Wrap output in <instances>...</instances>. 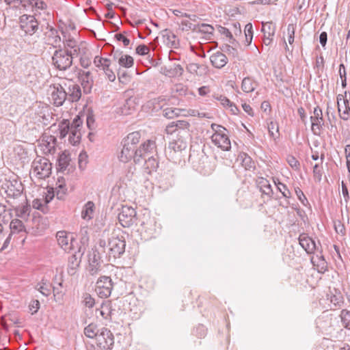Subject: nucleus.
<instances>
[{
	"label": "nucleus",
	"mask_w": 350,
	"mask_h": 350,
	"mask_svg": "<svg viewBox=\"0 0 350 350\" xmlns=\"http://www.w3.org/2000/svg\"><path fill=\"white\" fill-rule=\"evenodd\" d=\"M33 173L39 179H45L51 174L52 164L49 159L45 157H36L32 163Z\"/></svg>",
	"instance_id": "7ed1b4c3"
},
{
	"label": "nucleus",
	"mask_w": 350,
	"mask_h": 350,
	"mask_svg": "<svg viewBox=\"0 0 350 350\" xmlns=\"http://www.w3.org/2000/svg\"><path fill=\"white\" fill-rule=\"evenodd\" d=\"M97 345L103 350H111L114 344V337L112 332L106 327L100 329L96 338Z\"/></svg>",
	"instance_id": "1a4fd4ad"
},
{
	"label": "nucleus",
	"mask_w": 350,
	"mask_h": 350,
	"mask_svg": "<svg viewBox=\"0 0 350 350\" xmlns=\"http://www.w3.org/2000/svg\"><path fill=\"white\" fill-rule=\"evenodd\" d=\"M141 138V135L139 132H132L129 133L126 137L124 138L122 142L127 144V146L136 147V145L139 143Z\"/></svg>",
	"instance_id": "4c0bfd02"
},
{
	"label": "nucleus",
	"mask_w": 350,
	"mask_h": 350,
	"mask_svg": "<svg viewBox=\"0 0 350 350\" xmlns=\"http://www.w3.org/2000/svg\"><path fill=\"white\" fill-rule=\"evenodd\" d=\"M175 126H176L178 133H180L181 132L188 134L189 127L190 126L189 123L186 120H176L172 122Z\"/></svg>",
	"instance_id": "de8ad7c7"
},
{
	"label": "nucleus",
	"mask_w": 350,
	"mask_h": 350,
	"mask_svg": "<svg viewBox=\"0 0 350 350\" xmlns=\"http://www.w3.org/2000/svg\"><path fill=\"white\" fill-rule=\"evenodd\" d=\"M206 328L202 324L198 325L193 329V334L198 338H203L206 335Z\"/></svg>",
	"instance_id": "69168bd1"
},
{
	"label": "nucleus",
	"mask_w": 350,
	"mask_h": 350,
	"mask_svg": "<svg viewBox=\"0 0 350 350\" xmlns=\"http://www.w3.org/2000/svg\"><path fill=\"white\" fill-rule=\"evenodd\" d=\"M75 55L72 52L62 49V47L57 49L52 56V64L54 67L61 71H66L72 65L73 58Z\"/></svg>",
	"instance_id": "f03ea898"
},
{
	"label": "nucleus",
	"mask_w": 350,
	"mask_h": 350,
	"mask_svg": "<svg viewBox=\"0 0 350 350\" xmlns=\"http://www.w3.org/2000/svg\"><path fill=\"white\" fill-rule=\"evenodd\" d=\"M81 255L82 254H80V250H79L78 252H75V254L69 257L67 268L68 275H74L77 273L81 262Z\"/></svg>",
	"instance_id": "4be33fe9"
},
{
	"label": "nucleus",
	"mask_w": 350,
	"mask_h": 350,
	"mask_svg": "<svg viewBox=\"0 0 350 350\" xmlns=\"http://www.w3.org/2000/svg\"><path fill=\"white\" fill-rule=\"evenodd\" d=\"M93 63L98 69L104 72L109 81L113 82L116 80V75L112 69L110 68L111 62L109 59L96 55L94 59Z\"/></svg>",
	"instance_id": "9d476101"
},
{
	"label": "nucleus",
	"mask_w": 350,
	"mask_h": 350,
	"mask_svg": "<svg viewBox=\"0 0 350 350\" xmlns=\"http://www.w3.org/2000/svg\"><path fill=\"white\" fill-rule=\"evenodd\" d=\"M143 162H144L145 168L148 170L149 174L152 171H156L159 167L157 155H150V157H146Z\"/></svg>",
	"instance_id": "f704fd0d"
},
{
	"label": "nucleus",
	"mask_w": 350,
	"mask_h": 350,
	"mask_svg": "<svg viewBox=\"0 0 350 350\" xmlns=\"http://www.w3.org/2000/svg\"><path fill=\"white\" fill-rule=\"evenodd\" d=\"M29 3L38 10H45L47 8L46 3L42 0H29Z\"/></svg>",
	"instance_id": "774afa93"
},
{
	"label": "nucleus",
	"mask_w": 350,
	"mask_h": 350,
	"mask_svg": "<svg viewBox=\"0 0 350 350\" xmlns=\"http://www.w3.org/2000/svg\"><path fill=\"white\" fill-rule=\"evenodd\" d=\"M67 96L64 83L53 85V91L51 94L53 105L57 107L62 106L67 100Z\"/></svg>",
	"instance_id": "f8f14e48"
},
{
	"label": "nucleus",
	"mask_w": 350,
	"mask_h": 350,
	"mask_svg": "<svg viewBox=\"0 0 350 350\" xmlns=\"http://www.w3.org/2000/svg\"><path fill=\"white\" fill-rule=\"evenodd\" d=\"M198 170L204 175H209L215 170V165L211 163L208 157L204 154L200 159Z\"/></svg>",
	"instance_id": "412c9836"
},
{
	"label": "nucleus",
	"mask_w": 350,
	"mask_h": 350,
	"mask_svg": "<svg viewBox=\"0 0 350 350\" xmlns=\"http://www.w3.org/2000/svg\"><path fill=\"white\" fill-rule=\"evenodd\" d=\"M174 173L172 170H168L167 172H163L161 176V182L164 183L167 185L172 186L174 181Z\"/></svg>",
	"instance_id": "49530a36"
},
{
	"label": "nucleus",
	"mask_w": 350,
	"mask_h": 350,
	"mask_svg": "<svg viewBox=\"0 0 350 350\" xmlns=\"http://www.w3.org/2000/svg\"><path fill=\"white\" fill-rule=\"evenodd\" d=\"M79 167L81 170H84L88 163V154L85 152H82L79 155Z\"/></svg>",
	"instance_id": "338daca9"
},
{
	"label": "nucleus",
	"mask_w": 350,
	"mask_h": 350,
	"mask_svg": "<svg viewBox=\"0 0 350 350\" xmlns=\"http://www.w3.org/2000/svg\"><path fill=\"white\" fill-rule=\"evenodd\" d=\"M196 31L205 34L206 36V38L210 39L211 37L213 35L214 28L211 25L206 24V23H202V24H198L196 25Z\"/></svg>",
	"instance_id": "ea45409f"
},
{
	"label": "nucleus",
	"mask_w": 350,
	"mask_h": 350,
	"mask_svg": "<svg viewBox=\"0 0 350 350\" xmlns=\"http://www.w3.org/2000/svg\"><path fill=\"white\" fill-rule=\"evenodd\" d=\"M257 185L263 194L268 196H271L273 195L271 185L267 179L263 177H259L257 180Z\"/></svg>",
	"instance_id": "473e14b6"
},
{
	"label": "nucleus",
	"mask_w": 350,
	"mask_h": 350,
	"mask_svg": "<svg viewBox=\"0 0 350 350\" xmlns=\"http://www.w3.org/2000/svg\"><path fill=\"white\" fill-rule=\"evenodd\" d=\"M212 142L224 151L230 150L231 144L227 132L213 133L211 136Z\"/></svg>",
	"instance_id": "2eb2a0df"
},
{
	"label": "nucleus",
	"mask_w": 350,
	"mask_h": 350,
	"mask_svg": "<svg viewBox=\"0 0 350 350\" xmlns=\"http://www.w3.org/2000/svg\"><path fill=\"white\" fill-rule=\"evenodd\" d=\"M113 288V283L110 277L102 276L97 280L95 291L101 298L110 296Z\"/></svg>",
	"instance_id": "9b49d317"
},
{
	"label": "nucleus",
	"mask_w": 350,
	"mask_h": 350,
	"mask_svg": "<svg viewBox=\"0 0 350 350\" xmlns=\"http://www.w3.org/2000/svg\"><path fill=\"white\" fill-rule=\"evenodd\" d=\"M343 105L344 110L342 111V113L341 112L339 113L342 119L347 120L350 116V99L346 98L345 100H344Z\"/></svg>",
	"instance_id": "864d4df0"
},
{
	"label": "nucleus",
	"mask_w": 350,
	"mask_h": 350,
	"mask_svg": "<svg viewBox=\"0 0 350 350\" xmlns=\"http://www.w3.org/2000/svg\"><path fill=\"white\" fill-rule=\"evenodd\" d=\"M58 245L65 251L69 252L73 248V243L76 241L72 234L66 231H59L56 234Z\"/></svg>",
	"instance_id": "ddd939ff"
},
{
	"label": "nucleus",
	"mask_w": 350,
	"mask_h": 350,
	"mask_svg": "<svg viewBox=\"0 0 350 350\" xmlns=\"http://www.w3.org/2000/svg\"><path fill=\"white\" fill-rule=\"evenodd\" d=\"M104 257L105 253H103L99 248L98 244L95 249L92 250V252L89 254L88 261L89 263L100 264V262L103 261L102 258Z\"/></svg>",
	"instance_id": "72a5a7b5"
},
{
	"label": "nucleus",
	"mask_w": 350,
	"mask_h": 350,
	"mask_svg": "<svg viewBox=\"0 0 350 350\" xmlns=\"http://www.w3.org/2000/svg\"><path fill=\"white\" fill-rule=\"evenodd\" d=\"M82 298V303L85 307L92 308L94 306L95 300L89 293H84Z\"/></svg>",
	"instance_id": "052dcab7"
},
{
	"label": "nucleus",
	"mask_w": 350,
	"mask_h": 350,
	"mask_svg": "<svg viewBox=\"0 0 350 350\" xmlns=\"http://www.w3.org/2000/svg\"><path fill=\"white\" fill-rule=\"evenodd\" d=\"M312 113L313 114L310 118L311 131L314 135L319 136L321 134L325 122L322 109L320 107L317 106L314 108Z\"/></svg>",
	"instance_id": "6e6552de"
},
{
	"label": "nucleus",
	"mask_w": 350,
	"mask_h": 350,
	"mask_svg": "<svg viewBox=\"0 0 350 350\" xmlns=\"http://www.w3.org/2000/svg\"><path fill=\"white\" fill-rule=\"evenodd\" d=\"M339 75L341 79V85L342 88H345L347 87V72L345 70V67L343 64H340L339 66Z\"/></svg>",
	"instance_id": "e2e57ef3"
},
{
	"label": "nucleus",
	"mask_w": 350,
	"mask_h": 350,
	"mask_svg": "<svg viewBox=\"0 0 350 350\" xmlns=\"http://www.w3.org/2000/svg\"><path fill=\"white\" fill-rule=\"evenodd\" d=\"M118 64L121 67L129 68L134 64L133 58L129 55H124L120 57Z\"/></svg>",
	"instance_id": "c03bdc74"
},
{
	"label": "nucleus",
	"mask_w": 350,
	"mask_h": 350,
	"mask_svg": "<svg viewBox=\"0 0 350 350\" xmlns=\"http://www.w3.org/2000/svg\"><path fill=\"white\" fill-rule=\"evenodd\" d=\"M122 149L121 150L120 154L118 156L119 160L123 163H127L131 161L132 159L135 162V152L136 147H133L131 146H127V144L122 142Z\"/></svg>",
	"instance_id": "aec40b11"
},
{
	"label": "nucleus",
	"mask_w": 350,
	"mask_h": 350,
	"mask_svg": "<svg viewBox=\"0 0 350 350\" xmlns=\"http://www.w3.org/2000/svg\"><path fill=\"white\" fill-rule=\"evenodd\" d=\"M98 246L105 253V259L109 262L120 258L124 253L126 242L123 237L112 236L107 241L100 239Z\"/></svg>",
	"instance_id": "f257e3e1"
},
{
	"label": "nucleus",
	"mask_w": 350,
	"mask_h": 350,
	"mask_svg": "<svg viewBox=\"0 0 350 350\" xmlns=\"http://www.w3.org/2000/svg\"><path fill=\"white\" fill-rule=\"evenodd\" d=\"M94 210V204L92 201H88L83 206L81 211V217L83 219L90 220L93 217Z\"/></svg>",
	"instance_id": "e433bc0d"
},
{
	"label": "nucleus",
	"mask_w": 350,
	"mask_h": 350,
	"mask_svg": "<svg viewBox=\"0 0 350 350\" xmlns=\"http://www.w3.org/2000/svg\"><path fill=\"white\" fill-rule=\"evenodd\" d=\"M341 189H342V194L343 196L344 200L345 202V209L348 212L349 211L348 203L350 201V196L349 193L347 186L343 180L341 183Z\"/></svg>",
	"instance_id": "5fc2aeb1"
},
{
	"label": "nucleus",
	"mask_w": 350,
	"mask_h": 350,
	"mask_svg": "<svg viewBox=\"0 0 350 350\" xmlns=\"http://www.w3.org/2000/svg\"><path fill=\"white\" fill-rule=\"evenodd\" d=\"M23 192V185L21 183L16 182L15 184L10 183L8 186L5 193H7L8 198L13 199L20 197Z\"/></svg>",
	"instance_id": "c756f323"
},
{
	"label": "nucleus",
	"mask_w": 350,
	"mask_h": 350,
	"mask_svg": "<svg viewBox=\"0 0 350 350\" xmlns=\"http://www.w3.org/2000/svg\"><path fill=\"white\" fill-rule=\"evenodd\" d=\"M210 61L213 67L221 68L227 64L228 59L225 54L217 51L210 56Z\"/></svg>",
	"instance_id": "393cba45"
},
{
	"label": "nucleus",
	"mask_w": 350,
	"mask_h": 350,
	"mask_svg": "<svg viewBox=\"0 0 350 350\" xmlns=\"http://www.w3.org/2000/svg\"><path fill=\"white\" fill-rule=\"evenodd\" d=\"M115 310L112 308V302L111 301H103L100 308L96 310V315L98 317V313L105 319H111V316L114 314Z\"/></svg>",
	"instance_id": "5701e85b"
},
{
	"label": "nucleus",
	"mask_w": 350,
	"mask_h": 350,
	"mask_svg": "<svg viewBox=\"0 0 350 350\" xmlns=\"http://www.w3.org/2000/svg\"><path fill=\"white\" fill-rule=\"evenodd\" d=\"M86 117V124L89 129L92 130L94 128V118L93 111L91 109H88L85 115Z\"/></svg>",
	"instance_id": "0e129e2a"
},
{
	"label": "nucleus",
	"mask_w": 350,
	"mask_h": 350,
	"mask_svg": "<svg viewBox=\"0 0 350 350\" xmlns=\"http://www.w3.org/2000/svg\"><path fill=\"white\" fill-rule=\"evenodd\" d=\"M162 73L169 77H176L182 76L184 72L183 68L180 64H174L173 66L163 67Z\"/></svg>",
	"instance_id": "cd10ccee"
},
{
	"label": "nucleus",
	"mask_w": 350,
	"mask_h": 350,
	"mask_svg": "<svg viewBox=\"0 0 350 350\" xmlns=\"http://www.w3.org/2000/svg\"><path fill=\"white\" fill-rule=\"evenodd\" d=\"M163 37L165 39L166 44L174 49H178L180 46V41L178 37L170 30L165 29L163 31Z\"/></svg>",
	"instance_id": "bb28decb"
},
{
	"label": "nucleus",
	"mask_w": 350,
	"mask_h": 350,
	"mask_svg": "<svg viewBox=\"0 0 350 350\" xmlns=\"http://www.w3.org/2000/svg\"><path fill=\"white\" fill-rule=\"evenodd\" d=\"M83 51L84 49H81V53L79 55L80 65L84 68H88L91 64V59Z\"/></svg>",
	"instance_id": "4d7b16f0"
},
{
	"label": "nucleus",
	"mask_w": 350,
	"mask_h": 350,
	"mask_svg": "<svg viewBox=\"0 0 350 350\" xmlns=\"http://www.w3.org/2000/svg\"><path fill=\"white\" fill-rule=\"evenodd\" d=\"M245 43L247 45H250L252 43L253 38V27L252 23H247L245 26Z\"/></svg>",
	"instance_id": "603ef678"
},
{
	"label": "nucleus",
	"mask_w": 350,
	"mask_h": 350,
	"mask_svg": "<svg viewBox=\"0 0 350 350\" xmlns=\"http://www.w3.org/2000/svg\"><path fill=\"white\" fill-rule=\"evenodd\" d=\"M36 288L45 297H48L51 294V285L44 282V280H42L41 283H38Z\"/></svg>",
	"instance_id": "8fccbe9b"
},
{
	"label": "nucleus",
	"mask_w": 350,
	"mask_h": 350,
	"mask_svg": "<svg viewBox=\"0 0 350 350\" xmlns=\"http://www.w3.org/2000/svg\"><path fill=\"white\" fill-rule=\"evenodd\" d=\"M256 83L250 77H245L241 83V88L246 93L254 91L256 88Z\"/></svg>",
	"instance_id": "79ce46f5"
},
{
	"label": "nucleus",
	"mask_w": 350,
	"mask_h": 350,
	"mask_svg": "<svg viewBox=\"0 0 350 350\" xmlns=\"http://www.w3.org/2000/svg\"><path fill=\"white\" fill-rule=\"evenodd\" d=\"M64 85L66 88V92L68 95L67 100L70 103L78 101L81 96V90L79 85L74 83L72 81H68V83L64 81Z\"/></svg>",
	"instance_id": "dca6fc26"
},
{
	"label": "nucleus",
	"mask_w": 350,
	"mask_h": 350,
	"mask_svg": "<svg viewBox=\"0 0 350 350\" xmlns=\"http://www.w3.org/2000/svg\"><path fill=\"white\" fill-rule=\"evenodd\" d=\"M62 33L63 35L62 49L67 50L68 52L71 51L72 54L75 56L80 55L81 49L78 45L77 41L70 35H67L64 31Z\"/></svg>",
	"instance_id": "4468645a"
},
{
	"label": "nucleus",
	"mask_w": 350,
	"mask_h": 350,
	"mask_svg": "<svg viewBox=\"0 0 350 350\" xmlns=\"http://www.w3.org/2000/svg\"><path fill=\"white\" fill-rule=\"evenodd\" d=\"M322 249L321 248L315 256L311 258V262L316 267L317 271L320 273H324L327 271V262L324 256L321 254Z\"/></svg>",
	"instance_id": "6ab92c4d"
},
{
	"label": "nucleus",
	"mask_w": 350,
	"mask_h": 350,
	"mask_svg": "<svg viewBox=\"0 0 350 350\" xmlns=\"http://www.w3.org/2000/svg\"><path fill=\"white\" fill-rule=\"evenodd\" d=\"M100 329H98L97 325L95 323H90L84 328V334L90 338H97Z\"/></svg>",
	"instance_id": "a19ab883"
},
{
	"label": "nucleus",
	"mask_w": 350,
	"mask_h": 350,
	"mask_svg": "<svg viewBox=\"0 0 350 350\" xmlns=\"http://www.w3.org/2000/svg\"><path fill=\"white\" fill-rule=\"evenodd\" d=\"M85 116L84 114L79 113V115L76 116L75 118L73 119L72 123L70 124L71 130H77L81 131V128L82 126V124L83 122V117Z\"/></svg>",
	"instance_id": "3c124183"
},
{
	"label": "nucleus",
	"mask_w": 350,
	"mask_h": 350,
	"mask_svg": "<svg viewBox=\"0 0 350 350\" xmlns=\"http://www.w3.org/2000/svg\"><path fill=\"white\" fill-rule=\"evenodd\" d=\"M295 192L297 196V198L304 206H307L308 205H309V202L307 198L305 196L304 192L299 187H295Z\"/></svg>",
	"instance_id": "680f3d73"
},
{
	"label": "nucleus",
	"mask_w": 350,
	"mask_h": 350,
	"mask_svg": "<svg viewBox=\"0 0 350 350\" xmlns=\"http://www.w3.org/2000/svg\"><path fill=\"white\" fill-rule=\"evenodd\" d=\"M268 130L269 135L274 139L278 138L279 137V126L277 123L271 122L268 124Z\"/></svg>",
	"instance_id": "6e6d98bb"
},
{
	"label": "nucleus",
	"mask_w": 350,
	"mask_h": 350,
	"mask_svg": "<svg viewBox=\"0 0 350 350\" xmlns=\"http://www.w3.org/2000/svg\"><path fill=\"white\" fill-rule=\"evenodd\" d=\"M142 226L143 230L148 233L150 237H154L160 229L157 226V222L154 218L149 219L146 223L143 222Z\"/></svg>",
	"instance_id": "c85d7f7f"
},
{
	"label": "nucleus",
	"mask_w": 350,
	"mask_h": 350,
	"mask_svg": "<svg viewBox=\"0 0 350 350\" xmlns=\"http://www.w3.org/2000/svg\"><path fill=\"white\" fill-rule=\"evenodd\" d=\"M150 155H157L156 142L152 139H147L136 149L135 163H143L146 157Z\"/></svg>",
	"instance_id": "20e7f679"
},
{
	"label": "nucleus",
	"mask_w": 350,
	"mask_h": 350,
	"mask_svg": "<svg viewBox=\"0 0 350 350\" xmlns=\"http://www.w3.org/2000/svg\"><path fill=\"white\" fill-rule=\"evenodd\" d=\"M186 70L193 75L202 77L208 72V67L204 64L189 63L186 66Z\"/></svg>",
	"instance_id": "a878e982"
},
{
	"label": "nucleus",
	"mask_w": 350,
	"mask_h": 350,
	"mask_svg": "<svg viewBox=\"0 0 350 350\" xmlns=\"http://www.w3.org/2000/svg\"><path fill=\"white\" fill-rule=\"evenodd\" d=\"M329 299L332 306L334 307L332 308V310H336L340 308L345 301L342 293L336 289H334V293H331Z\"/></svg>",
	"instance_id": "7c9ffc66"
},
{
	"label": "nucleus",
	"mask_w": 350,
	"mask_h": 350,
	"mask_svg": "<svg viewBox=\"0 0 350 350\" xmlns=\"http://www.w3.org/2000/svg\"><path fill=\"white\" fill-rule=\"evenodd\" d=\"M59 137L64 138L71 131L70 123L68 120H63L59 124Z\"/></svg>",
	"instance_id": "37998d69"
},
{
	"label": "nucleus",
	"mask_w": 350,
	"mask_h": 350,
	"mask_svg": "<svg viewBox=\"0 0 350 350\" xmlns=\"http://www.w3.org/2000/svg\"><path fill=\"white\" fill-rule=\"evenodd\" d=\"M242 157V164L246 170H251L255 167L254 163L250 156L244 153Z\"/></svg>",
	"instance_id": "bf43d9fd"
},
{
	"label": "nucleus",
	"mask_w": 350,
	"mask_h": 350,
	"mask_svg": "<svg viewBox=\"0 0 350 350\" xmlns=\"http://www.w3.org/2000/svg\"><path fill=\"white\" fill-rule=\"evenodd\" d=\"M81 138V133L80 131L71 130L69 133L68 141L72 145L75 146L79 144Z\"/></svg>",
	"instance_id": "09e8293b"
},
{
	"label": "nucleus",
	"mask_w": 350,
	"mask_h": 350,
	"mask_svg": "<svg viewBox=\"0 0 350 350\" xmlns=\"http://www.w3.org/2000/svg\"><path fill=\"white\" fill-rule=\"evenodd\" d=\"M58 172L62 173H67L72 172L73 167L70 165V158L69 154L66 152H62L57 159V167Z\"/></svg>",
	"instance_id": "a211bd4d"
},
{
	"label": "nucleus",
	"mask_w": 350,
	"mask_h": 350,
	"mask_svg": "<svg viewBox=\"0 0 350 350\" xmlns=\"http://www.w3.org/2000/svg\"><path fill=\"white\" fill-rule=\"evenodd\" d=\"M276 26L272 21L262 22V32L264 36L274 37L275 33Z\"/></svg>",
	"instance_id": "c9c22d12"
},
{
	"label": "nucleus",
	"mask_w": 350,
	"mask_h": 350,
	"mask_svg": "<svg viewBox=\"0 0 350 350\" xmlns=\"http://www.w3.org/2000/svg\"><path fill=\"white\" fill-rule=\"evenodd\" d=\"M275 184L278 188V189L282 193L283 197L286 198H290L291 197V193L289 189L287 188L286 185L279 182L275 183Z\"/></svg>",
	"instance_id": "13d9d810"
},
{
	"label": "nucleus",
	"mask_w": 350,
	"mask_h": 350,
	"mask_svg": "<svg viewBox=\"0 0 350 350\" xmlns=\"http://www.w3.org/2000/svg\"><path fill=\"white\" fill-rule=\"evenodd\" d=\"M19 25L26 35L32 36L39 28V23L33 15L23 14L19 18Z\"/></svg>",
	"instance_id": "39448f33"
},
{
	"label": "nucleus",
	"mask_w": 350,
	"mask_h": 350,
	"mask_svg": "<svg viewBox=\"0 0 350 350\" xmlns=\"http://www.w3.org/2000/svg\"><path fill=\"white\" fill-rule=\"evenodd\" d=\"M187 143L186 140L178 138L170 142L167 149L165 151L168 159L176 162V160L180 158L181 152L186 149Z\"/></svg>",
	"instance_id": "423d86ee"
},
{
	"label": "nucleus",
	"mask_w": 350,
	"mask_h": 350,
	"mask_svg": "<svg viewBox=\"0 0 350 350\" xmlns=\"http://www.w3.org/2000/svg\"><path fill=\"white\" fill-rule=\"evenodd\" d=\"M48 33V44L54 48L59 49V47H62V38L58 31L54 28H51Z\"/></svg>",
	"instance_id": "2f4dec72"
},
{
	"label": "nucleus",
	"mask_w": 350,
	"mask_h": 350,
	"mask_svg": "<svg viewBox=\"0 0 350 350\" xmlns=\"http://www.w3.org/2000/svg\"><path fill=\"white\" fill-rule=\"evenodd\" d=\"M10 228L11 231V234L20 233L25 231V228L23 222L18 219H14L12 220L10 224Z\"/></svg>",
	"instance_id": "58836bf2"
},
{
	"label": "nucleus",
	"mask_w": 350,
	"mask_h": 350,
	"mask_svg": "<svg viewBox=\"0 0 350 350\" xmlns=\"http://www.w3.org/2000/svg\"><path fill=\"white\" fill-rule=\"evenodd\" d=\"M340 317L343 327L350 329V311L346 309L342 310Z\"/></svg>",
	"instance_id": "a18cd8bd"
},
{
	"label": "nucleus",
	"mask_w": 350,
	"mask_h": 350,
	"mask_svg": "<svg viewBox=\"0 0 350 350\" xmlns=\"http://www.w3.org/2000/svg\"><path fill=\"white\" fill-rule=\"evenodd\" d=\"M56 139L53 136H48L46 139H42L40 148L44 154H53L55 152Z\"/></svg>",
	"instance_id": "b1692460"
},
{
	"label": "nucleus",
	"mask_w": 350,
	"mask_h": 350,
	"mask_svg": "<svg viewBox=\"0 0 350 350\" xmlns=\"http://www.w3.org/2000/svg\"><path fill=\"white\" fill-rule=\"evenodd\" d=\"M118 220L124 228L132 226L137 220L135 210L131 206H122L118 214Z\"/></svg>",
	"instance_id": "0eeeda50"
},
{
	"label": "nucleus",
	"mask_w": 350,
	"mask_h": 350,
	"mask_svg": "<svg viewBox=\"0 0 350 350\" xmlns=\"http://www.w3.org/2000/svg\"><path fill=\"white\" fill-rule=\"evenodd\" d=\"M298 239L299 245L306 252L307 254H313L315 250L319 252V248L317 245L316 242L307 234H301Z\"/></svg>",
	"instance_id": "f3484780"
}]
</instances>
